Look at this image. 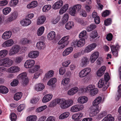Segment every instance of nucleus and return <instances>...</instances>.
Masks as SVG:
<instances>
[{
	"label": "nucleus",
	"instance_id": "nucleus-1",
	"mask_svg": "<svg viewBox=\"0 0 121 121\" xmlns=\"http://www.w3.org/2000/svg\"><path fill=\"white\" fill-rule=\"evenodd\" d=\"M101 108V106L99 107L93 105V106L91 107L90 108V116L92 117L96 116L100 111Z\"/></svg>",
	"mask_w": 121,
	"mask_h": 121
},
{
	"label": "nucleus",
	"instance_id": "nucleus-2",
	"mask_svg": "<svg viewBox=\"0 0 121 121\" xmlns=\"http://www.w3.org/2000/svg\"><path fill=\"white\" fill-rule=\"evenodd\" d=\"M81 5L78 4L74 5L70 9V13L71 15L75 16L77 13V11H79L81 9Z\"/></svg>",
	"mask_w": 121,
	"mask_h": 121
},
{
	"label": "nucleus",
	"instance_id": "nucleus-3",
	"mask_svg": "<svg viewBox=\"0 0 121 121\" xmlns=\"http://www.w3.org/2000/svg\"><path fill=\"white\" fill-rule=\"evenodd\" d=\"M20 48L18 45H15L13 46L10 49L9 52L10 56H12L17 54L20 50Z\"/></svg>",
	"mask_w": 121,
	"mask_h": 121
},
{
	"label": "nucleus",
	"instance_id": "nucleus-4",
	"mask_svg": "<svg viewBox=\"0 0 121 121\" xmlns=\"http://www.w3.org/2000/svg\"><path fill=\"white\" fill-rule=\"evenodd\" d=\"M91 69L90 68L87 67L82 70L79 73V76L81 78L86 76L90 73Z\"/></svg>",
	"mask_w": 121,
	"mask_h": 121
},
{
	"label": "nucleus",
	"instance_id": "nucleus-5",
	"mask_svg": "<svg viewBox=\"0 0 121 121\" xmlns=\"http://www.w3.org/2000/svg\"><path fill=\"white\" fill-rule=\"evenodd\" d=\"M85 43V40L82 38L79 39L78 41H75L73 42V45L74 47H81L83 46Z\"/></svg>",
	"mask_w": 121,
	"mask_h": 121
},
{
	"label": "nucleus",
	"instance_id": "nucleus-6",
	"mask_svg": "<svg viewBox=\"0 0 121 121\" xmlns=\"http://www.w3.org/2000/svg\"><path fill=\"white\" fill-rule=\"evenodd\" d=\"M89 62V60L86 57H82L81 59L80 63V66L82 67H86Z\"/></svg>",
	"mask_w": 121,
	"mask_h": 121
},
{
	"label": "nucleus",
	"instance_id": "nucleus-7",
	"mask_svg": "<svg viewBox=\"0 0 121 121\" xmlns=\"http://www.w3.org/2000/svg\"><path fill=\"white\" fill-rule=\"evenodd\" d=\"M35 63V61L34 60H28L25 62L24 64V67L27 69L30 68L34 66Z\"/></svg>",
	"mask_w": 121,
	"mask_h": 121
},
{
	"label": "nucleus",
	"instance_id": "nucleus-8",
	"mask_svg": "<svg viewBox=\"0 0 121 121\" xmlns=\"http://www.w3.org/2000/svg\"><path fill=\"white\" fill-rule=\"evenodd\" d=\"M18 16V12L14 11L11 13L9 15L7 19V20L9 22H12L16 19Z\"/></svg>",
	"mask_w": 121,
	"mask_h": 121
},
{
	"label": "nucleus",
	"instance_id": "nucleus-9",
	"mask_svg": "<svg viewBox=\"0 0 121 121\" xmlns=\"http://www.w3.org/2000/svg\"><path fill=\"white\" fill-rule=\"evenodd\" d=\"M84 108V106L83 105H76L71 108L70 111L72 112H76L81 110Z\"/></svg>",
	"mask_w": 121,
	"mask_h": 121
},
{
	"label": "nucleus",
	"instance_id": "nucleus-10",
	"mask_svg": "<svg viewBox=\"0 0 121 121\" xmlns=\"http://www.w3.org/2000/svg\"><path fill=\"white\" fill-rule=\"evenodd\" d=\"M110 47L113 55L115 56H117L118 55V50L120 48L118 45L117 44L115 46L111 45Z\"/></svg>",
	"mask_w": 121,
	"mask_h": 121
},
{
	"label": "nucleus",
	"instance_id": "nucleus-11",
	"mask_svg": "<svg viewBox=\"0 0 121 121\" xmlns=\"http://www.w3.org/2000/svg\"><path fill=\"white\" fill-rule=\"evenodd\" d=\"M97 45L95 43H93L88 45L84 50L85 52L88 53L94 50L96 47Z\"/></svg>",
	"mask_w": 121,
	"mask_h": 121
},
{
	"label": "nucleus",
	"instance_id": "nucleus-12",
	"mask_svg": "<svg viewBox=\"0 0 121 121\" xmlns=\"http://www.w3.org/2000/svg\"><path fill=\"white\" fill-rule=\"evenodd\" d=\"M39 52L37 51H33L28 53V56L29 58L34 59L37 57L39 55Z\"/></svg>",
	"mask_w": 121,
	"mask_h": 121
},
{
	"label": "nucleus",
	"instance_id": "nucleus-13",
	"mask_svg": "<svg viewBox=\"0 0 121 121\" xmlns=\"http://www.w3.org/2000/svg\"><path fill=\"white\" fill-rule=\"evenodd\" d=\"M4 67H9L12 65L13 63L12 60L9 58L3 59Z\"/></svg>",
	"mask_w": 121,
	"mask_h": 121
},
{
	"label": "nucleus",
	"instance_id": "nucleus-14",
	"mask_svg": "<svg viewBox=\"0 0 121 121\" xmlns=\"http://www.w3.org/2000/svg\"><path fill=\"white\" fill-rule=\"evenodd\" d=\"M14 43L13 40L12 39H9L4 42L2 44V47H8L11 46Z\"/></svg>",
	"mask_w": 121,
	"mask_h": 121
},
{
	"label": "nucleus",
	"instance_id": "nucleus-15",
	"mask_svg": "<svg viewBox=\"0 0 121 121\" xmlns=\"http://www.w3.org/2000/svg\"><path fill=\"white\" fill-rule=\"evenodd\" d=\"M20 70V69L17 66L11 67L7 70V72L9 73H15L18 72Z\"/></svg>",
	"mask_w": 121,
	"mask_h": 121
},
{
	"label": "nucleus",
	"instance_id": "nucleus-16",
	"mask_svg": "<svg viewBox=\"0 0 121 121\" xmlns=\"http://www.w3.org/2000/svg\"><path fill=\"white\" fill-rule=\"evenodd\" d=\"M104 79H100L98 83V86L100 88L103 87L104 90L106 89L108 86L106 84L104 83Z\"/></svg>",
	"mask_w": 121,
	"mask_h": 121
},
{
	"label": "nucleus",
	"instance_id": "nucleus-17",
	"mask_svg": "<svg viewBox=\"0 0 121 121\" xmlns=\"http://www.w3.org/2000/svg\"><path fill=\"white\" fill-rule=\"evenodd\" d=\"M12 35V32L10 31H7L4 32L2 35V38L4 40H6L10 38Z\"/></svg>",
	"mask_w": 121,
	"mask_h": 121
},
{
	"label": "nucleus",
	"instance_id": "nucleus-18",
	"mask_svg": "<svg viewBox=\"0 0 121 121\" xmlns=\"http://www.w3.org/2000/svg\"><path fill=\"white\" fill-rule=\"evenodd\" d=\"M78 91V87H75L69 90L67 92V94L69 95H73L76 93Z\"/></svg>",
	"mask_w": 121,
	"mask_h": 121
},
{
	"label": "nucleus",
	"instance_id": "nucleus-19",
	"mask_svg": "<svg viewBox=\"0 0 121 121\" xmlns=\"http://www.w3.org/2000/svg\"><path fill=\"white\" fill-rule=\"evenodd\" d=\"M73 50L72 47H69L66 49L63 52L62 54L63 56H66L71 53Z\"/></svg>",
	"mask_w": 121,
	"mask_h": 121
},
{
	"label": "nucleus",
	"instance_id": "nucleus-20",
	"mask_svg": "<svg viewBox=\"0 0 121 121\" xmlns=\"http://www.w3.org/2000/svg\"><path fill=\"white\" fill-rule=\"evenodd\" d=\"M99 53L97 52H95L93 53L90 57V59L91 62L94 63L99 56Z\"/></svg>",
	"mask_w": 121,
	"mask_h": 121
},
{
	"label": "nucleus",
	"instance_id": "nucleus-21",
	"mask_svg": "<svg viewBox=\"0 0 121 121\" xmlns=\"http://www.w3.org/2000/svg\"><path fill=\"white\" fill-rule=\"evenodd\" d=\"M54 72L52 70H50L48 71L46 74L43 79V82H45L46 80L49 78L52 77L53 75Z\"/></svg>",
	"mask_w": 121,
	"mask_h": 121
},
{
	"label": "nucleus",
	"instance_id": "nucleus-22",
	"mask_svg": "<svg viewBox=\"0 0 121 121\" xmlns=\"http://www.w3.org/2000/svg\"><path fill=\"white\" fill-rule=\"evenodd\" d=\"M21 24L23 26H28L31 23V21L28 18H26L20 22Z\"/></svg>",
	"mask_w": 121,
	"mask_h": 121
},
{
	"label": "nucleus",
	"instance_id": "nucleus-23",
	"mask_svg": "<svg viewBox=\"0 0 121 121\" xmlns=\"http://www.w3.org/2000/svg\"><path fill=\"white\" fill-rule=\"evenodd\" d=\"M63 4V2L61 0L57 1L54 4L53 7L54 9H57L60 8Z\"/></svg>",
	"mask_w": 121,
	"mask_h": 121
},
{
	"label": "nucleus",
	"instance_id": "nucleus-24",
	"mask_svg": "<svg viewBox=\"0 0 121 121\" xmlns=\"http://www.w3.org/2000/svg\"><path fill=\"white\" fill-rule=\"evenodd\" d=\"M53 95L51 94L46 95L43 98L42 101L43 103H46L50 101Z\"/></svg>",
	"mask_w": 121,
	"mask_h": 121
},
{
	"label": "nucleus",
	"instance_id": "nucleus-25",
	"mask_svg": "<svg viewBox=\"0 0 121 121\" xmlns=\"http://www.w3.org/2000/svg\"><path fill=\"white\" fill-rule=\"evenodd\" d=\"M60 107L62 109L68 108L66 102V100L63 99H60L59 104Z\"/></svg>",
	"mask_w": 121,
	"mask_h": 121
},
{
	"label": "nucleus",
	"instance_id": "nucleus-26",
	"mask_svg": "<svg viewBox=\"0 0 121 121\" xmlns=\"http://www.w3.org/2000/svg\"><path fill=\"white\" fill-rule=\"evenodd\" d=\"M106 69L105 66H103L99 68L97 72V74L98 76L100 77L104 74Z\"/></svg>",
	"mask_w": 121,
	"mask_h": 121
},
{
	"label": "nucleus",
	"instance_id": "nucleus-27",
	"mask_svg": "<svg viewBox=\"0 0 121 121\" xmlns=\"http://www.w3.org/2000/svg\"><path fill=\"white\" fill-rule=\"evenodd\" d=\"M88 98L86 96H83L79 97L77 100L78 103L80 104H83L87 101Z\"/></svg>",
	"mask_w": 121,
	"mask_h": 121
},
{
	"label": "nucleus",
	"instance_id": "nucleus-28",
	"mask_svg": "<svg viewBox=\"0 0 121 121\" xmlns=\"http://www.w3.org/2000/svg\"><path fill=\"white\" fill-rule=\"evenodd\" d=\"M38 3L36 1H34L28 4L26 6L27 8L29 9L34 8L36 7Z\"/></svg>",
	"mask_w": 121,
	"mask_h": 121
},
{
	"label": "nucleus",
	"instance_id": "nucleus-29",
	"mask_svg": "<svg viewBox=\"0 0 121 121\" xmlns=\"http://www.w3.org/2000/svg\"><path fill=\"white\" fill-rule=\"evenodd\" d=\"M56 37V33L54 31H50L48 34L47 39L49 40H51L54 39Z\"/></svg>",
	"mask_w": 121,
	"mask_h": 121
},
{
	"label": "nucleus",
	"instance_id": "nucleus-30",
	"mask_svg": "<svg viewBox=\"0 0 121 121\" xmlns=\"http://www.w3.org/2000/svg\"><path fill=\"white\" fill-rule=\"evenodd\" d=\"M95 88V86L93 85H90L83 89V91L85 92L90 93L91 91Z\"/></svg>",
	"mask_w": 121,
	"mask_h": 121
},
{
	"label": "nucleus",
	"instance_id": "nucleus-31",
	"mask_svg": "<svg viewBox=\"0 0 121 121\" xmlns=\"http://www.w3.org/2000/svg\"><path fill=\"white\" fill-rule=\"evenodd\" d=\"M45 87L44 85L42 83H39L36 85L35 88L37 91H40L43 90Z\"/></svg>",
	"mask_w": 121,
	"mask_h": 121
},
{
	"label": "nucleus",
	"instance_id": "nucleus-32",
	"mask_svg": "<svg viewBox=\"0 0 121 121\" xmlns=\"http://www.w3.org/2000/svg\"><path fill=\"white\" fill-rule=\"evenodd\" d=\"M102 100V98L100 96L97 97L93 101L92 105L93 106L99 107V104L100 103Z\"/></svg>",
	"mask_w": 121,
	"mask_h": 121
},
{
	"label": "nucleus",
	"instance_id": "nucleus-33",
	"mask_svg": "<svg viewBox=\"0 0 121 121\" xmlns=\"http://www.w3.org/2000/svg\"><path fill=\"white\" fill-rule=\"evenodd\" d=\"M45 47V43L43 42L39 41L36 43V47L39 50L43 49Z\"/></svg>",
	"mask_w": 121,
	"mask_h": 121
},
{
	"label": "nucleus",
	"instance_id": "nucleus-34",
	"mask_svg": "<svg viewBox=\"0 0 121 121\" xmlns=\"http://www.w3.org/2000/svg\"><path fill=\"white\" fill-rule=\"evenodd\" d=\"M46 19L45 17L44 16H41L38 18L37 22V24L38 25H40L43 24Z\"/></svg>",
	"mask_w": 121,
	"mask_h": 121
},
{
	"label": "nucleus",
	"instance_id": "nucleus-35",
	"mask_svg": "<svg viewBox=\"0 0 121 121\" xmlns=\"http://www.w3.org/2000/svg\"><path fill=\"white\" fill-rule=\"evenodd\" d=\"M8 88L3 86H0V93L3 94L7 93L9 92Z\"/></svg>",
	"mask_w": 121,
	"mask_h": 121
},
{
	"label": "nucleus",
	"instance_id": "nucleus-36",
	"mask_svg": "<svg viewBox=\"0 0 121 121\" xmlns=\"http://www.w3.org/2000/svg\"><path fill=\"white\" fill-rule=\"evenodd\" d=\"M73 22L72 21L68 22L65 25V28L67 30H69L74 27Z\"/></svg>",
	"mask_w": 121,
	"mask_h": 121
},
{
	"label": "nucleus",
	"instance_id": "nucleus-37",
	"mask_svg": "<svg viewBox=\"0 0 121 121\" xmlns=\"http://www.w3.org/2000/svg\"><path fill=\"white\" fill-rule=\"evenodd\" d=\"M69 7L68 4H66L63 6L60 9L59 13L60 14H62L65 13L68 9Z\"/></svg>",
	"mask_w": 121,
	"mask_h": 121
},
{
	"label": "nucleus",
	"instance_id": "nucleus-38",
	"mask_svg": "<svg viewBox=\"0 0 121 121\" xmlns=\"http://www.w3.org/2000/svg\"><path fill=\"white\" fill-rule=\"evenodd\" d=\"M60 99H56L53 100L50 104L51 107H53L56 106L57 104H59Z\"/></svg>",
	"mask_w": 121,
	"mask_h": 121
},
{
	"label": "nucleus",
	"instance_id": "nucleus-39",
	"mask_svg": "<svg viewBox=\"0 0 121 121\" xmlns=\"http://www.w3.org/2000/svg\"><path fill=\"white\" fill-rule=\"evenodd\" d=\"M69 36H66L62 38L60 41L67 45L69 43Z\"/></svg>",
	"mask_w": 121,
	"mask_h": 121
},
{
	"label": "nucleus",
	"instance_id": "nucleus-40",
	"mask_svg": "<svg viewBox=\"0 0 121 121\" xmlns=\"http://www.w3.org/2000/svg\"><path fill=\"white\" fill-rule=\"evenodd\" d=\"M40 67V66L39 65H35L34 68L29 69L28 70L29 72L30 73H33L39 71Z\"/></svg>",
	"mask_w": 121,
	"mask_h": 121
},
{
	"label": "nucleus",
	"instance_id": "nucleus-41",
	"mask_svg": "<svg viewBox=\"0 0 121 121\" xmlns=\"http://www.w3.org/2000/svg\"><path fill=\"white\" fill-rule=\"evenodd\" d=\"M18 0H11L9 2V6L11 7H14L18 4Z\"/></svg>",
	"mask_w": 121,
	"mask_h": 121
},
{
	"label": "nucleus",
	"instance_id": "nucleus-42",
	"mask_svg": "<svg viewBox=\"0 0 121 121\" xmlns=\"http://www.w3.org/2000/svg\"><path fill=\"white\" fill-rule=\"evenodd\" d=\"M69 113L68 112H64L61 114L59 117L60 119H64L68 117L69 115Z\"/></svg>",
	"mask_w": 121,
	"mask_h": 121
},
{
	"label": "nucleus",
	"instance_id": "nucleus-43",
	"mask_svg": "<svg viewBox=\"0 0 121 121\" xmlns=\"http://www.w3.org/2000/svg\"><path fill=\"white\" fill-rule=\"evenodd\" d=\"M114 118L110 115H108L105 117L101 121H114Z\"/></svg>",
	"mask_w": 121,
	"mask_h": 121
},
{
	"label": "nucleus",
	"instance_id": "nucleus-44",
	"mask_svg": "<svg viewBox=\"0 0 121 121\" xmlns=\"http://www.w3.org/2000/svg\"><path fill=\"white\" fill-rule=\"evenodd\" d=\"M37 119V117L35 115H30L26 119V121H36Z\"/></svg>",
	"mask_w": 121,
	"mask_h": 121
},
{
	"label": "nucleus",
	"instance_id": "nucleus-45",
	"mask_svg": "<svg viewBox=\"0 0 121 121\" xmlns=\"http://www.w3.org/2000/svg\"><path fill=\"white\" fill-rule=\"evenodd\" d=\"M20 42L23 44H30L32 43V42L31 40L26 38H23L21 40Z\"/></svg>",
	"mask_w": 121,
	"mask_h": 121
},
{
	"label": "nucleus",
	"instance_id": "nucleus-46",
	"mask_svg": "<svg viewBox=\"0 0 121 121\" xmlns=\"http://www.w3.org/2000/svg\"><path fill=\"white\" fill-rule=\"evenodd\" d=\"M17 78L19 79L22 80L27 78L26 73L24 72L20 74L17 76Z\"/></svg>",
	"mask_w": 121,
	"mask_h": 121
},
{
	"label": "nucleus",
	"instance_id": "nucleus-47",
	"mask_svg": "<svg viewBox=\"0 0 121 121\" xmlns=\"http://www.w3.org/2000/svg\"><path fill=\"white\" fill-rule=\"evenodd\" d=\"M8 52L7 50L6 49H4L0 51V59L5 56Z\"/></svg>",
	"mask_w": 121,
	"mask_h": 121
},
{
	"label": "nucleus",
	"instance_id": "nucleus-48",
	"mask_svg": "<svg viewBox=\"0 0 121 121\" xmlns=\"http://www.w3.org/2000/svg\"><path fill=\"white\" fill-rule=\"evenodd\" d=\"M22 96V94L21 92H18L16 93L14 96V99L16 101H18L21 99Z\"/></svg>",
	"mask_w": 121,
	"mask_h": 121
},
{
	"label": "nucleus",
	"instance_id": "nucleus-49",
	"mask_svg": "<svg viewBox=\"0 0 121 121\" xmlns=\"http://www.w3.org/2000/svg\"><path fill=\"white\" fill-rule=\"evenodd\" d=\"M45 28L44 26H42L39 28L37 31V35L38 36H40L43 33Z\"/></svg>",
	"mask_w": 121,
	"mask_h": 121
},
{
	"label": "nucleus",
	"instance_id": "nucleus-50",
	"mask_svg": "<svg viewBox=\"0 0 121 121\" xmlns=\"http://www.w3.org/2000/svg\"><path fill=\"white\" fill-rule=\"evenodd\" d=\"M98 35V33L96 31H92L90 35V40H91L97 37Z\"/></svg>",
	"mask_w": 121,
	"mask_h": 121
},
{
	"label": "nucleus",
	"instance_id": "nucleus-51",
	"mask_svg": "<svg viewBox=\"0 0 121 121\" xmlns=\"http://www.w3.org/2000/svg\"><path fill=\"white\" fill-rule=\"evenodd\" d=\"M43 72V71L42 69H39V71L35 73L33 78L35 79L38 78L40 75Z\"/></svg>",
	"mask_w": 121,
	"mask_h": 121
},
{
	"label": "nucleus",
	"instance_id": "nucleus-52",
	"mask_svg": "<svg viewBox=\"0 0 121 121\" xmlns=\"http://www.w3.org/2000/svg\"><path fill=\"white\" fill-rule=\"evenodd\" d=\"M11 10V9L9 7H7L4 8L2 10L3 13L6 15L9 13Z\"/></svg>",
	"mask_w": 121,
	"mask_h": 121
},
{
	"label": "nucleus",
	"instance_id": "nucleus-53",
	"mask_svg": "<svg viewBox=\"0 0 121 121\" xmlns=\"http://www.w3.org/2000/svg\"><path fill=\"white\" fill-rule=\"evenodd\" d=\"M51 6L50 5H45L43 7L42 11L43 12H47L51 9Z\"/></svg>",
	"mask_w": 121,
	"mask_h": 121
},
{
	"label": "nucleus",
	"instance_id": "nucleus-54",
	"mask_svg": "<svg viewBox=\"0 0 121 121\" xmlns=\"http://www.w3.org/2000/svg\"><path fill=\"white\" fill-rule=\"evenodd\" d=\"M57 48L59 49H62L63 48L66 46H67L65 43H63L60 41L58 43Z\"/></svg>",
	"mask_w": 121,
	"mask_h": 121
},
{
	"label": "nucleus",
	"instance_id": "nucleus-55",
	"mask_svg": "<svg viewBox=\"0 0 121 121\" xmlns=\"http://www.w3.org/2000/svg\"><path fill=\"white\" fill-rule=\"evenodd\" d=\"M121 96V84L120 85L118 86V89L117 90V95L116 98V100H118Z\"/></svg>",
	"mask_w": 121,
	"mask_h": 121
},
{
	"label": "nucleus",
	"instance_id": "nucleus-56",
	"mask_svg": "<svg viewBox=\"0 0 121 121\" xmlns=\"http://www.w3.org/2000/svg\"><path fill=\"white\" fill-rule=\"evenodd\" d=\"M56 81V80L55 78H52L48 81L47 84L49 86L52 85L54 84Z\"/></svg>",
	"mask_w": 121,
	"mask_h": 121
},
{
	"label": "nucleus",
	"instance_id": "nucleus-57",
	"mask_svg": "<svg viewBox=\"0 0 121 121\" xmlns=\"http://www.w3.org/2000/svg\"><path fill=\"white\" fill-rule=\"evenodd\" d=\"M70 81V79L68 78L63 79L61 82L62 84L63 85H68Z\"/></svg>",
	"mask_w": 121,
	"mask_h": 121
},
{
	"label": "nucleus",
	"instance_id": "nucleus-58",
	"mask_svg": "<svg viewBox=\"0 0 121 121\" xmlns=\"http://www.w3.org/2000/svg\"><path fill=\"white\" fill-rule=\"evenodd\" d=\"M69 16L68 14H66L64 15L62 19V22L64 23L67 22L68 20Z\"/></svg>",
	"mask_w": 121,
	"mask_h": 121
},
{
	"label": "nucleus",
	"instance_id": "nucleus-59",
	"mask_svg": "<svg viewBox=\"0 0 121 121\" xmlns=\"http://www.w3.org/2000/svg\"><path fill=\"white\" fill-rule=\"evenodd\" d=\"M96 27L95 25L92 24L87 28L86 30L88 31H90L95 29Z\"/></svg>",
	"mask_w": 121,
	"mask_h": 121
},
{
	"label": "nucleus",
	"instance_id": "nucleus-60",
	"mask_svg": "<svg viewBox=\"0 0 121 121\" xmlns=\"http://www.w3.org/2000/svg\"><path fill=\"white\" fill-rule=\"evenodd\" d=\"M71 63V61L70 60H67L63 62L62 65L65 67H68Z\"/></svg>",
	"mask_w": 121,
	"mask_h": 121
},
{
	"label": "nucleus",
	"instance_id": "nucleus-61",
	"mask_svg": "<svg viewBox=\"0 0 121 121\" xmlns=\"http://www.w3.org/2000/svg\"><path fill=\"white\" fill-rule=\"evenodd\" d=\"M98 91V89L95 88L89 93L90 94L91 96H94L97 93Z\"/></svg>",
	"mask_w": 121,
	"mask_h": 121
},
{
	"label": "nucleus",
	"instance_id": "nucleus-62",
	"mask_svg": "<svg viewBox=\"0 0 121 121\" xmlns=\"http://www.w3.org/2000/svg\"><path fill=\"white\" fill-rule=\"evenodd\" d=\"M46 105H44L37 108L36 110V111L37 112H41L45 109L47 108Z\"/></svg>",
	"mask_w": 121,
	"mask_h": 121
},
{
	"label": "nucleus",
	"instance_id": "nucleus-63",
	"mask_svg": "<svg viewBox=\"0 0 121 121\" xmlns=\"http://www.w3.org/2000/svg\"><path fill=\"white\" fill-rule=\"evenodd\" d=\"M23 60V57L22 56H17L15 59V62L17 64H18L21 62Z\"/></svg>",
	"mask_w": 121,
	"mask_h": 121
},
{
	"label": "nucleus",
	"instance_id": "nucleus-64",
	"mask_svg": "<svg viewBox=\"0 0 121 121\" xmlns=\"http://www.w3.org/2000/svg\"><path fill=\"white\" fill-rule=\"evenodd\" d=\"M66 71L65 69L63 67H60L59 70V73L60 75H63Z\"/></svg>",
	"mask_w": 121,
	"mask_h": 121
}]
</instances>
